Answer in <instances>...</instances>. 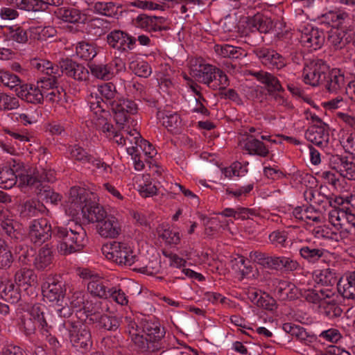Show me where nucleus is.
<instances>
[{
	"mask_svg": "<svg viewBox=\"0 0 355 355\" xmlns=\"http://www.w3.org/2000/svg\"><path fill=\"white\" fill-rule=\"evenodd\" d=\"M53 235L59 241L58 251L63 255L80 252L88 242L86 231L78 223L69 227H55Z\"/></svg>",
	"mask_w": 355,
	"mask_h": 355,
	"instance_id": "1",
	"label": "nucleus"
},
{
	"mask_svg": "<svg viewBox=\"0 0 355 355\" xmlns=\"http://www.w3.org/2000/svg\"><path fill=\"white\" fill-rule=\"evenodd\" d=\"M88 193L83 188L72 187L69 191L71 205L81 210L83 217L90 223L97 225L107 215L100 205L87 198Z\"/></svg>",
	"mask_w": 355,
	"mask_h": 355,
	"instance_id": "2",
	"label": "nucleus"
},
{
	"mask_svg": "<svg viewBox=\"0 0 355 355\" xmlns=\"http://www.w3.org/2000/svg\"><path fill=\"white\" fill-rule=\"evenodd\" d=\"M141 333H143L145 346L138 347L141 352H156L164 347L162 340L165 336L164 328L155 318L145 317L139 321Z\"/></svg>",
	"mask_w": 355,
	"mask_h": 355,
	"instance_id": "3",
	"label": "nucleus"
},
{
	"mask_svg": "<svg viewBox=\"0 0 355 355\" xmlns=\"http://www.w3.org/2000/svg\"><path fill=\"white\" fill-rule=\"evenodd\" d=\"M62 325L69 333L72 346L78 349L88 351L92 346L91 331L89 326L77 317L64 320Z\"/></svg>",
	"mask_w": 355,
	"mask_h": 355,
	"instance_id": "4",
	"label": "nucleus"
},
{
	"mask_svg": "<svg viewBox=\"0 0 355 355\" xmlns=\"http://www.w3.org/2000/svg\"><path fill=\"white\" fill-rule=\"evenodd\" d=\"M243 22L245 24L246 37L248 43L252 46H257L263 42L264 37L261 34L268 33L274 28L272 20L261 13L247 17Z\"/></svg>",
	"mask_w": 355,
	"mask_h": 355,
	"instance_id": "5",
	"label": "nucleus"
},
{
	"mask_svg": "<svg viewBox=\"0 0 355 355\" xmlns=\"http://www.w3.org/2000/svg\"><path fill=\"white\" fill-rule=\"evenodd\" d=\"M105 257L119 265H132L137 260L132 250L126 243L112 241L106 243L101 248Z\"/></svg>",
	"mask_w": 355,
	"mask_h": 355,
	"instance_id": "6",
	"label": "nucleus"
},
{
	"mask_svg": "<svg viewBox=\"0 0 355 355\" xmlns=\"http://www.w3.org/2000/svg\"><path fill=\"white\" fill-rule=\"evenodd\" d=\"M19 325L20 329L27 336L35 334L37 327L43 331H49L44 313L39 306H33L28 312L23 315Z\"/></svg>",
	"mask_w": 355,
	"mask_h": 355,
	"instance_id": "7",
	"label": "nucleus"
},
{
	"mask_svg": "<svg viewBox=\"0 0 355 355\" xmlns=\"http://www.w3.org/2000/svg\"><path fill=\"white\" fill-rule=\"evenodd\" d=\"M329 66L320 59L311 60L303 69L304 80L306 84L315 87L324 83L327 78Z\"/></svg>",
	"mask_w": 355,
	"mask_h": 355,
	"instance_id": "8",
	"label": "nucleus"
},
{
	"mask_svg": "<svg viewBox=\"0 0 355 355\" xmlns=\"http://www.w3.org/2000/svg\"><path fill=\"white\" fill-rule=\"evenodd\" d=\"M88 67L93 76L98 79L109 80L124 69V63L121 59L116 58L106 64L90 62Z\"/></svg>",
	"mask_w": 355,
	"mask_h": 355,
	"instance_id": "9",
	"label": "nucleus"
},
{
	"mask_svg": "<svg viewBox=\"0 0 355 355\" xmlns=\"http://www.w3.org/2000/svg\"><path fill=\"white\" fill-rule=\"evenodd\" d=\"M54 228L46 218L33 220L29 225L28 236L35 245H41L53 234Z\"/></svg>",
	"mask_w": 355,
	"mask_h": 355,
	"instance_id": "10",
	"label": "nucleus"
},
{
	"mask_svg": "<svg viewBox=\"0 0 355 355\" xmlns=\"http://www.w3.org/2000/svg\"><path fill=\"white\" fill-rule=\"evenodd\" d=\"M42 294L49 302H59L66 293L64 283L57 276H49L42 286Z\"/></svg>",
	"mask_w": 355,
	"mask_h": 355,
	"instance_id": "11",
	"label": "nucleus"
},
{
	"mask_svg": "<svg viewBox=\"0 0 355 355\" xmlns=\"http://www.w3.org/2000/svg\"><path fill=\"white\" fill-rule=\"evenodd\" d=\"M114 114V120L119 125H124L130 114L137 112V105L130 99L117 98L110 107Z\"/></svg>",
	"mask_w": 355,
	"mask_h": 355,
	"instance_id": "12",
	"label": "nucleus"
},
{
	"mask_svg": "<svg viewBox=\"0 0 355 355\" xmlns=\"http://www.w3.org/2000/svg\"><path fill=\"white\" fill-rule=\"evenodd\" d=\"M61 75L64 73L67 76L78 81H85L89 78V71L82 64L78 63L69 58L62 59L59 62Z\"/></svg>",
	"mask_w": 355,
	"mask_h": 355,
	"instance_id": "13",
	"label": "nucleus"
},
{
	"mask_svg": "<svg viewBox=\"0 0 355 355\" xmlns=\"http://www.w3.org/2000/svg\"><path fill=\"white\" fill-rule=\"evenodd\" d=\"M136 38L120 30H115L107 36L109 45L121 52L132 50L136 44Z\"/></svg>",
	"mask_w": 355,
	"mask_h": 355,
	"instance_id": "14",
	"label": "nucleus"
},
{
	"mask_svg": "<svg viewBox=\"0 0 355 355\" xmlns=\"http://www.w3.org/2000/svg\"><path fill=\"white\" fill-rule=\"evenodd\" d=\"M163 21L164 18L162 17L149 16L143 13L132 19V24L136 28H141L148 33H152L168 30V27L161 26Z\"/></svg>",
	"mask_w": 355,
	"mask_h": 355,
	"instance_id": "15",
	"label": "nucleus"
},
{
	"mask_svg": "<svg viewBox=\"0 0 355 355\" xmlns=\"http://www.w3.org/2000/svg\"><path fill=\"white\" fill-rule=\"evenodd\" d=\"M16 95L28 103L40 104L44 101V93L37 85L25 84L16 87Z\"/></svg>",
	"mask_w": 355,
	"mask_h": 355,
	"instance_id": "16",
	"label": "nucleus"
},
{
	"mask_svg": "<svg viewBox=\"0 0 355 355\" xmlns=\"http://www.w3.org/2000/svg\"><path fill=\"white\" fill-rule=\"evenodd\" d=\"M306 139L314 145L324 148L327 146L329 134L322 125H312L305 132Z\"/></svg>",
	"mask_w": 355,
	"mask_h": 355,
	"instance_id": "17",
	"label": "nucleus"
},
{
	"mask_svg": "<svg viewBox=\"0 0 355 355\" xmlns=\"http://www.w3.org/2000/svg\"><path fill=\"white\" fill-rule=\"evenodd\" d=\"M98 233L104 238H116L121 232L118 220L112 215H107L100 223L96 225Z\"/></svg>",
	"mask_w": 355,
	"mask_h": 355,
	"instance_id": "18",
	"label": "nucleus"
},
{
	"mask_svg": "<svg viewBox=\"0 0 355 355\" xmlns=\"http://www.w3.org/2000/svg\"><path fill=\"white\" fill-rule=\"evenodd\" d=\"M218 68L209 64H200L198 69L193 70V76L200 83L206 84L214 89L216 88V85H211L214 80L217 79V72Z\"/></svg>",
	"mask_w": 355,
	"mask_h": 355,
	"instance_id": "19",
	"label": "nucleus"
},
{
	"mask_svg": "<svg viewBox=\"0 0 355 355\" xmlns=\"http://www.w3.org/2000/svg\"><path fill=\"white\" fill-rule=\"evenodd\" d=\"M53 251L48 245L40 248L33 259V266L37 270H48L53 264Z\"/></svg>",
	"mask_w": 355,
	"mask_h": 355,
	"instance_id": "20",
	"label": "nucleus"
},
{
	"mask_svg": "<svg viewBox=\"0 0 355 355\" xmlns=\"http://www.w3.org/2000/svg\"><path fill=\"white\" fill-rule=\"evenodd\" d=\"M324 39L325 35L322 31L311 28L309 31L302 34L300 42L304 46L316 50L322 46Z\"/></svg>",
	"mask_w": 355,
	"mask_h": 355,
	"instance_id": "21",
	"label": "nucleus"
},
{
	"mask_svg": "<svg viewBox=\"0 0 355 355\" xmlns=\"http://www.w3.org/2000/svg\"><path fill=\"white\" fill-rule=\"evenodd\" d=\"M249 74L254 77L262 84L266 85L268 88L269 92H283L284 91L278 78L269 72L262 70L258 71H249Z\"/></svg>",
	"mask_w": 355,
	"mask_h": 355,
	"instance_id": "22",
	"label": "nucleus"
},
{
	"mask_svg": "<svg viewBox=\"0 0 355 355\" xmlns=\"http://www.w3.org/2000/svg\"><path fill=\"white\" fill-rule=\"evenodd\" d=\"M157 117L162 120V125L173 134L180 132L182 119L180 115L176 113H171L170 111L159 110L157 113Z\"/></svg>",
	"mask_w": 355,
	"mask_h": 355,
	"instance_id": "23",
	"label": "nucleus"
},
{
	"mask_svg": "<svg viewBox=\"0 0 355 355\" xmlns=\"http://www.w3.org/2000/svg\"><path fill=\"white\" fill-rule=\"evenodd\" d=\"M123 324L125 327V331L129 334L135 345L137 348L138 347H144L145 341L144 335L141 334L139 322H136L135 319L131 316H126L124 318Z\"/></svg>",
	"mask_w": 355,
	"mask_h": 355,
	"instance_id": "24",
	"label": "nucleus"
},
{
	"mask_svg": "<svg viewBox=\"0 0 355 355\" xmlns=\"http://www.w3.org/2000/svg\"><path fill=\"white\" fill-rule=\"evenodd\" d=\"M325 88L330 93H338L345 85V77L341 70L337 68L329 69Z\"/></svg>",
	"mask_w": 355,
	"mask_h": 355,
	"instance_id": "25",
	"label": "nucleus"
},
{
	"mask_svg": "<svg viewBox=\"0 0 355 355\" xmlns=\"http://www.w3.org/2000/svg\"><path fill=\"white\" fill-rule=\"evenodd\" d=\"M55 13L58 19L67 23H84L86 20V15L75 8L61 7L58 8Z\"/></svg>",
	"mask_w": 355,
	"mask_h": 355,
	"instance_id": "26",
	"label": "nucleus"
},
{
	"mask_svg": "<svg viewBox=\"0 0 355 355\" xmlns=\"http://www.w3.org/2000/svg\"><path fill=\"white\" fill-rule=\"evenodd\" d=\"M339 293L348 300L355 302V272L349 273L345 278H340L337 283Z\"/></svg>",
	"mask_w": 355,
	"mask_h": 355,
	"instance_id": "27",
	"label": "nucleus"
},
{
	"mask_svg": "<svg viewBox=\"0 0 355 355\" xmlns=\"http://www.w3.org/2000/svg\"><path fill=\"white\" fill-rule=\"evenodd\" d=\"M0 295L6 302L15 304L21 299L20 289L10 280L0 282Z\"/></svg>",
	"mask_w": 355,
	"mask_h": 355,
	"instance_id": "28",
	"label": "nucleus"
},
{
	"mask_svg": "<svg viewBox=\"0 0 355 355\" xmlns=\"http://www.w3.org/2000/svg\"><path fill=\"white\" fill-rule=\"evenodd\" d=\"M35 187V193L39 199L46 204L57 205L62 200V196L47 184L40 183Z\"/></svg>",
	"mask_w": 355,
	"mask_h": 355,
	"instance_id": "29",
	"label": "nucleus"
},
{
	"mask_svg": "<svg viewBox=\"0 0 355 355\" xmlns=\"http://www.w3.org/2000/svg\"><path fill=\"white\" fill-rule=\"evenodd\" d=\"M10 4L28 11L45 10L49 6V0H6Z\"/></svg>",
	"mask_w": 355,
	"mask_h": 355,
	"instance_id": "30",
	"label": "nucleus"
},
{
	"mask_svg": "<svg viewBox=\"0 0 355 355\" xmlns=\"http://www.w3.org/2000/svg\"><path fill=\"white\" fill-rule=\"evenodd\" d=\"M49 212L46 207L38 201L33 200L26 201L21 206L20 209V215L21 217L30 218L37 216L39 213Z\"/></svg>",
	"mask_w": 355,
	"mask_h": 355,
	"instance_id": "31",
	"label": "nucleus"
},
{
	"mask_svg": "<svg viewBox=\"0 0 355 355\" xmlns=\"http://www.w3.org/2000/svg\"><path fill=\"white\" fill-rule=\"evenodd\" d=\"M326 16L332 23V27L336 30L352 28V19L346 12L330 11Z\"/></svg>",
	"mask_w": 355,
	"mask_h": 355,
	"instance_id": "32",
	"label": "nucleus"
},
{
	"mask_svg": "<svg viewBox=\"0 0 355 355\" xmlns=\"http://www.w3.org/2000/svg\"><path fill=\"white\" fill-rule=\"evenodd\" d=\"M87 290L92 295L100 298L107 299L112 295V288L109 287L107 282L101 279L90 281L87 284Z\"/></svg>",
	"mask_w": 355,
	"mask_h": 355,
	"instance_id": "33",
	"label": "nucleus"
},
{
	"mask_svg": "<svg viewBox=\"0 0 355 355\" xmlns=\"http://www.w3.org/2000/svg\"><path fill=\"white\" fill-rule=\"evenodd\" d=\"M31 66L37 71L44 73L45 76H61L59 65L53 64L49 60L34 59L31 61Z\"/></svg>",
	"mask_w": 355,
	"mask_h": 355,
	"instance_id": "34",
	"label": "nucleus"
},
{
	"mask_svg": "<svg viewBox=\"0 0 355 355\" xmlns=\"http://www.w3.org/2000/svg\"><path fill=\"white\" fill-rule=\"evenodd\" d=\"M1 227L4 234L11 240L17 241L21 239L20 224L11 218H6L1 223Z\"/></svg>",
	"mask_w": 355,
	"mask_h": 355,
	"instance_id": "35",
	"label": "nucleus"
},
{
	"mask_svg": "<svg viewBox=\"0 0 355 355\" xmlns=\"http://www.w3.org/2000/svg\"><path fill=\"white\" fill-rule=\"evenodd\" d=\"M11 170L17 176V179L19 182V184L22 186H32L34 178H31L32 175L26 174L24 165L21 162L13 160L12 164H10Z\"/></svg>",
	"mask_w": 355,
	"mask_h": 355,
	"instance_id": "36",
	"label": "nucleus"
},
{
	"mask_svg": "<svg viewBox=\"0 0 355 355\" xmlns=\"http://www.w3.org/2000/svg\"><path fill=\"white\" fill-rule=\"evenodd\" d=\"M244 148L248 151L250 155H257L263 157H266L269 153V150L264 144L254 138L253 136H249L248 137L244 145Z\"/></svg>",
	"mask_w": 355,
	"mask_h": 355,
	"instance_id": "37",
	"label": "nucleus"
},
{
	"mask_svg": "<svg viewBox=\"0 0 355 355\" xmlns=\"http://www.w3.org/2000/svg\"><path fill=\"white\" fill-rule=\"evenodd\" d=\"M343 211V218H341L340 223H338L340 229L347 233L355 234V214L354 211L350 207H345Z\"/></svg>",
	"mask_w": 355,
	"mask_h": 355,
	"instance_id": "38",
	"label": "nucleus"
},
{
	"mask_svg": "<svg viewBox=\"0 0 355 355\" xmlns=\"http://www.w3.org/2000/svg\"><path fill=\"white\" fill-rule=\"evenodd\" d=\"M68 152L71 158L83 164H89L93 160V156L86 149L78 144H74L68 147Z\"/></svg>",
	"mask_w": 355,
	"mask_h": 355,
	"instance_id": "39",
	"label": "nucleus"
},
{
	"mask_svg": "<svg viewBox=\"0 0 355 355\" xmlns=\"http://www.w3.org/2000/svg\"><path fill=\"white\" fill-rule=\"evenodd\" d=\"M90 320L98 324L100 329L116 331L120 326L119 320L115 316L103 314L98 318H90Z\"/></svg>",
	"mask_w": 355,
	"mask_h": 355,
	"instance_id": "40",
	"label": "nucleus"
},
{
	"mask_svg": "<svg viewBox=\"0 0 355 355\" xmlns=\"http://www.w3.org/2000/svg\"><path fill=\"white\" fill-rule=\"evenodd\" d=\"M98 92L108 107H110L111 104L116 100L117 91L116 86L112 83H106L98 85Z\"/></svg>",
	"mask_w": 355,
	"mask_h": 355,
	"instance_id": "41",
	"label": "nucleus"
},
{
	"mask_svg": "<svg viewBox=\"0 0 355 355\" xmlns=\"http://www.w3.org/2000/svg\"><path fill=\"white\" fill-rule=\"evenodd\" d=\"M214 50L217 54L224 58L238 59L245 55L244 51L242 48L229 44H216L214 46Z\"/></svg>",
	"mask_w": 355,
	"mask_h": 355,
	"instance_id": "42",
	"label": "nucleus"
},
{
	"mask_svg": "<svg viewBox=\"0 0 355 355\" xmlns=\"http://www.w3.org/2000/svg\"><path fill=\"white\" fill-rule=\"evenodd\" d=\"M19 181L11 166L5 165L0 167V187L8 189L12 188Z\"/></svg>",
	"mask_w": 355,
	"mask_h": 355,
	"instance_id": "43",
	"label": "nucleus"
},
{
	"mask_svg": "<svg viewBox=\"0 0 355 355\" xmlns=\"http://www.w3.org/2000/svg\"><path fill=\"white\" fill-rule=\"evenodd\" d=\"M15 252L18 254L19 261L23 265H31L35 254V249L26 244H17Z\"/></svg>",
	"mask_w": 355,
	"mask_h": 355,
	"instance_id": "44",
	"label": "nucleus"
},
{
	"mask_svg": "<svg viewBox=\"0 0 355 355\" xmlns=\"http://www.w3.org/2000/svg\"><path fill=\"white\" fill-rule=\"evenodd\" d=\"M76 53L78 57L87 61L92 60L97 54L94 45L84 41L77 44Z\"/></svg>",
	"mask_w": 355,
	"mask_h": 355,
	"instance_id": "45",
	"label": "nucleus"
},
{
	"mask_svg": "<svg viewBox=\"0 0 355 355\" xmlns=\"http://www.w3.org/2000/svg\"><path fill=\"white\" fill-rule=\"evenodd\" d=\"M315 282L323 286H332L337 284L338 281L333 269L324 268L315 275Z\"/></svg>",
	"mask_w": 355,
	"mask_h": 355,
	"instance_id": "46",
	"label": "nucleus"
},
{
	"mask_svg": "<svg viewBox=\"0 0 355 355\" xmlns=\"http://www.w3.org/2000/svg\"><path fill=\"white\" fill-rule=\"evenodd\" d=\"M36 277V275L32 270L21 268L16 272L15 281L19 286L25 284L32 286L35 283Z\"/></svg>",
	"mask_w": 355,
	"mask_h": 355,
	"instance_id": "47",
	"label": "nucleus"
},
{
	"mask_svg": "<svg viewBox=\"0 0 355 355\" xmlns=\"http://www.w3.org/2000/svg\"><path fill=\"white\" fill-rule=\"evenodd\" d=\"M324 253V249L314 248L310 246H304L300 250L301 257L310 263L317 262Z\"/></svg>",
	"mask_w": 355,
	"mask_h": 355,
	"instance_id": "48",
	"label": "nucleus"
},
{
	"mask_svg": "<svg viewBox=\"0 0 355 355\" xmlns=\"http://www.w3.org/2000/svg\"><path fill=\"white\" fill-rule=\"evenodd\" d=\"M89 107L96 116L98 113L105 112L108 108L103 98L98 93H92L88 99Z\"/></svg>",
	"mask_w": 355,
	"mask_h": 355,
	"instance_id": "49",
	"label": "nucleus"
},
{
	"mask_svg": "<svg viewBox=\"0 0 355 355\" xmlns=\"http://www.w3.org/2000/svg\"><path fill=\"white\" fill-rule=\"evenodd\" d=\"M0 81L6 87L14 89L16 92V87H19L21 80L15 74L8 71L0 70Z\"/></svg>",
	"mask_w": 355,
	"mask_h": 355,
	"instance_id": "50",
	"label": "nucleus"
},
{
	"mask_svg": "<svg viewBox=\"0 0 355 355\" xmlns=\"http://www.w3.org/2000/svg\"><path fill=\"white\" fill-rule=\"evenodd\" d=\"M31 178L35 179L31 187H36V185L39 184L40 183L43 184L46 182H53L55 180L53 171L46 169H42L41 171L37 170L33 173V175H31Z\"/></svg>",
	"mask_w": 355,
	"mask_h": 355,
	"instance_id": "51",
	"label": "nucleus"
},
{
	"mask_svg": "<svg viewBox=\"0 0 355 355\" xmlns=\"http://www.w3.org/2000/svg\"><path fill=\"white\" fill-rule=\"evenodd\" d=\"M118 8L113 2H96L94 5V10L96 12L111 17L117 12Z\"/></svg>",
	"mask_w": 355,
	"mask_h": 355,
	"instance_id": "52",
	"label": "nucleus"
},
{
	"mask_svg": "<svg viewBox=\"0 0 355 355\" xmlns=\"http://www.w3.org/2000/svg\"><path fill=\"white\" fill-rule=\"evenodd\" d=\"M60 76H44L40 78L37 80V85L39 89L44 92L46 95V92L49 89H54L58 85V78Z\"/></svg>",
	"mask_w": 355,
	"mask_h": 355,
	"instance_id": "53",
	"label": "nucleus"
},
{
	"mask_svg": "<svg viewBox=\"0 0 355 355\" xmlns=\"http://www.w3.org/2000/svg\"><path fill=\"white\" fill-rule=\"evenodd\" d=\"M130 68L135 75L139 77L147 78L152 73L151 67L148 62L144 61L132 62L130 63Z\"/></svg>",
	"mask_w": 355,
	"mask_h": 355,
	"instance_id": "54",
	"label": "nucleus"
},
{
	"mask_svg": "<svg viewBox=\"0 0 355 355\" xmlns=\"http://www.w3.org/2000/svg\"><path fill=\"white\" fill-rule=\"evenodd\" d=\"M252 295H254L252 301H256L258 306L269 311H272L277 308V302L274 298L268 295L266 297L262 296L258 297L259 295L257 293H253Z\"/></svg>",
	"mask_w": 355,
	"mask_h": 355,
	"instance_id": "55",
	"label": "nucleus"
},
{
	"mask_svg": "<svg viewBox=\"0 0 355 355\" xmlns=\"http://www.w3.org/2000/svg\"><path fill=\"white\" fill-rule=\"evenodd\" d=\"M19 105L17 98L0 93V110H11L17 108Z\"/></svg>",
	"mask_w": 355,
	"mask_h": 355,
	"instance_id": "56",
	"label": "nucleus"
},
{
	"mask_svg": "<svg viewBox=\"0 0 355 355\" xmlns=\"http://www.w3.org/2000/svg\"><path fill=\"white\" fill-rule=\"evenodd\" d=\"M338 41L340 49L345 47L354 40V31L353 27L349 28L337 29Z\"/></svg>",
	"mask_w": 355,
	"mask_h": 355,
	"instance_id": "57",
	"label": "nucleus"
},
{
	"mask_svg": "<svg viewBox=\"0 0 355 355\" xmlns=\"http://www.w3.org/2000/svg\"><path fill=\"white\" fill-rule=\"evenodd\" d=\"M293 336L306 345H310L316 340V337L314 335L309 334L303 327L298 325L295 327Z\"/></svg>",
	"mask_w": 355,
	"mask_h": 355,
	"instance_id": "58",
	"label": "nucleus"
},
{
	"mask_svg": "<svg viewBox=\"0 0 355 355\" xmlns=\"http://www.w3.org/2000/svg\"><path fill=\"white\" fill-rule=\"evenodd\" d=\"M129 6L136 7L141 10H163V6L160 3H154L153 1L144 0H131Z\"/></svg>",
	"mask_w": 355,
	"mask_h": 355,
	"instance_id": "59",
	"label": "nucleus"
},
{
	"mask_svg": "<svg viewBox=\"0 0 355 355\" xmlns=\"http://www.w3.org/2000/svg\"><path fill=\"white\" fill-rule=\"evenodd\" d=\"M270 63H267L265 66L277 69H281L286 66L285 59L279 53L272 49L270 55L268 57Z\"/></svg>",
	"mask_w": 355,
	"mask_h": 355,
	"instance_id": "60",
	"label": "nucleus"
},
{
	"mask_svg": "<svg viewBox=\"0 0 355 355\" xmlns=\"http://www.w3.org/2000/svg\"><path fill=\"white\" fill-rule=\"evenodd\" d=\"M270 63H267L265 66L277 69H281L286 66L285 59L279 53L272 49L270 55L268 57Z\"/></svg>",
	"mask_w": 355,
	"mask_h": 355,
	"instance_id": "61",
	"label": "nucleus"
},
{
	"mask_svg": "<svg viewBox=\"0 0 355 355\" xmlns=\"http://www.w3.org/2000/svg\"><path fill=\"white\" fill-rule=\"evenodd\" d=\"M288 234V232L286 231L276 230L270 234L269 240L272 244L276 246L286 247Z\"/></svg>",
	"mask_w": 355,
	"mask_h": 355,
	"instance_id": "62",
	"label": "nucleus"
},
{
	"mask_svg": "<svg viewBox=\"0 0 355 355\" xmlns=\"http://www.w3.org/2000/svg\"><path fill=\"white\" fill-rule=\"evenodd\" d=\"M280 267L279 270H283L286 272H293L300 268V263L291 257H280Z\"/></svg>",
	"mask_w": 355,
	"mask_h": 355,
	"instance_id": "63",
	"label": "nucleus"
},
{
	"mask_svg": "<svg viewBox=\"0 0 355 355\" xmlns=\"http://www.w3.org/2000/svg\"><path fill=\"white\" fill-rule=\"evenodd\" d=\"M95 125L98 129L105 133H107V136L110 137L111 135L114 133V128L112 124L107 122V119L104 116H96V121Z\"/></svg>",
	"mask_w": 355,
	"mask_h": 355,
	"instance_id": "64",
	"label": "nucleus"
}]
</instances>
